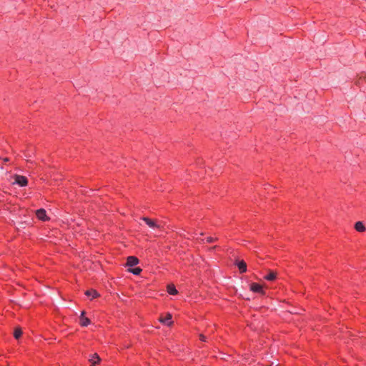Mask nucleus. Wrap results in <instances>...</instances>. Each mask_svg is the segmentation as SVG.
<instances>
[{
    "label": "nucleus",
    "instance_id": "1",
    "mask_svg": "<svg viewBox=\"0 0 366 366\" xmlns=\"http://www.w3.org/2000/svg\"><path fill=\"white\" fill-rule=\"evenodd\" d=\"M14 178L15 179V183L18 184L21 187H25L28 184V180L24 176L15 174Z\"/></svg>",
    "mask_w": 366,
    "mask_h": 366
},
{
    "label": "nucleus",
    "instance_id": "2",
    "mask_svg": "<svg viewBox=\"0 0 366 366\" xmlns=\"http://www.w3.org/2000/svg\"><path fill=\"white\" fill-rule=\"evenodd\" d=\"M142 219L143 221H144L145 223L152 229H154V228L160 229L161 228V225L157 224V221H155L154 219H151L146 217H142Z\"/></svg>",
    "mask_w": 366,
    "mask_h": 366
},
{
    "label": "nucleus",
    "instance_id": "17",
    "mask_svg": "<svg viewBox=\"0 0 366 366\" xmlns=\"http://www.w3.org/2000/svg\"><path fill=\"white\" fill-rule=\"evenodd\" d=\"M199 339H200L202 341L205 342V341H206V340H207V337H206L204 335H202V334H201V335H199Z\"/></svg>",
    "mask_w": 366,
    "mask_h": 366
},
{
    "label": "nucleus",
    "instance_id": "14",
    "mask_svg": "<svg viewBox=\"0 0 366 366\" xmlns=\"http://www.w3.org/2000/svg\"><path fill=\"white\" fill-rule=\"evenodd\" d=\"M21 334H22V331H21V328L17 327L15 329L14 332V336L16 339H19L21 337Z\"/></svg>",
    "mask_w": 366,
    "mask_h": 366
},
{
    "label": "nucleus",
    "instance_id": "11",
    "mask_svg": "<svg viewBox=\"0 0 366 366\" xmlns=\"http://www.w3.org/2000/svg\"><path fill=\"white\" fill-rule=\"evenodd\" d=\"M355 228L357 232H362L365 231V227L362 222H357Z\"/></svg>",
    "mask_w": 366,
    "mask_h": 366
},
{
    "label": "nucleus",
    "instance_id": "15",
    "mask_svg": "<svg viewBox=\"0 0 366 366\" xmlns=\"http://www.w3.org/2000/svg\"><path fill=\"white\" fill-rule=\"evenodd\" d=\"M129 272L135 274V275H138L141 273L142 272V269L139 268V267H135V268H133V269H129Z\"/></svg>",
    "mask_w": 366,
    "mask_h": 366
},
{
    "label": "nucleus",
    "instance_id": "21",
    "mask_svg": "<svg viewBox=\"0 0 366 366\" xmlns=\"http://www.w3.org/2000/svg\"><path fill=\"white\" fill-rule=\"evenodd\" d=\"M3 169V167H0V170H2Z\"/></svg>",
    "mask_w": 366,
    "mask_h": 366
},
{
    "label": "nucleus",
    "instance_id": "16",
    "mask_svg": "<svg viewBox=\"0 0 366 366\" xmlns=\"http://www.w3.org/2000/svg\"><path fill=\"white\" fill-rule=\"evenodd\" d=\"M217 238H213V237H211L207 238V242H209V243L217 241Z\"/></svg>",
    "mask_w": 366,
    "mask_h": 366
},
{
    "label": "nucleus",
    "instance_id": "10",
    "mask_svg": "<svg viewBox=\"0 0 366 366\" xmlns=\"http://www.w3.org/2000/svg\"><path fill=\"white\" fill-rule=\"evenodd\" d=\"M277 273L276 272L269 270L268 274L264 278L268 281H273L276 279Z\"/></svg>",
    "mask_w": 366,
    "mask_h": 366
},
{
    "label": "nucleus",
    "instance_id": "4",
    "mask_svg": "<svg viewBox=\"0 0 366 366\" xmlns=\"http://www.w3.org/2000/svg\"><path fill=\"white\" fill-rule=\"evenodd\" d=\"M139 262V259L134 256H129L127 257V261L126 265L128 267H133L137 264Z\"/></svg>",
    "mask_w": 366,
    "mask_h": 366
},
{
    "label": "nucleus",
    "instance_id": "7",
    "mask_svg": "<svg viewBox=\"0 0 366 366\" xmlns=\"http://www.w3.org/2000/svg\"><path fill=\"white\" fill-rule=\"evenodd\" d=\"M171 319H172V315L170 313H167L165 317H161L159 318V321L163 324L170 326L172 324V321H171Z\"/></svg>",
    "mask_w": 366,
    "mask_h": 366
},
{
    "label": "nucleus",
    "instance_id": "3",
    "mask_svg": "<svg viewBox=\"0 0 366 366\" xmlns=\"http://www.w3.org/2000/svg\"><path fill=\"white\" fill-rule=\"evenodd\" d=\"M250 290L254 292H258L262 295L264 294V292L262 289V285L257 284V283H252L250 285Z\"/></svg>",
    "mask_w": 366,
    "mask_h": 366
},
{
    "label": "nucleus",
    "instance_id": "20",
    "mask_svg": "<svg viewBox=\"0 0 366 366\" xmlns=\"http://www.w3.org/2000/svg\"><path fill=\"white\" fill-rule=\"evenodd\" d=\"M3 160H4V162H7L9 161V158H7V157L4 158Z\"/></svg>",
    "mask_w": 366,
    "mask_h": 366
},
{
    "label": "nucleus",
    "instance_id": "8",
    "mask_svg": "<svg viewBox=\"0 0 366 366\" xmlns=\"http://www.w3.org/2000/svg\"><path fill=\"white\" fill-rule=\"evenodd\" d=\"M236 265L238 267V269L241 273H244L247 271V264L244 261H237Z\"/></svg>",
    "mask_w": 366,
    "mask_h": 366
},
{
    "label": "nucleus",
    "instance_id": "19",
    "mask_svg": "<svg viewBox=\"0 0 366 366\" xmlns=\"http://www.w3.org/2000/svg\"><path fill=\"white\" fill-rule=\"evenodd\" d=\"M216 248H217V246H214V247H212L209 248V251H212V250H214V249H216Z\"/></svg>",
    "mask_w": 366,
    "mask_h": 366
},
{
    "label": "nucleus",
    "instance_id": "6",
    "mask_svg": "<svg viewBox=\"0 0 366 366\" xmlns=\"http://www.w3.org/2000/svg\"><path fill=\"white\" fill-rule=\"evenodd\" d=\"M36 217L42 221H46V219H48L47 216L46 214V211L44 209H39L36 210Z\"/></svg>",
    "mask_w": 366,
    "mask_h": 366
},
{
    "label": "nucleus",
    "instance_id": "5",
    "mask_svg": "<svg viewBox=\"0 0 366 366\" xmlns=\"http://www.w3.org/2000/svg\"><path fill=\"white\" fill-rule=\"evenodd\" d=\"M101 359L97 353H94L90 356L89 358V361L91 362V366H96L99 362Z\"/></svg>",
    "mask_w": 366,
    "mask_h": 366
},
{
    "label": "nucleus",
    "instance_id": "13",
    "mask_svg": "<svg viewBox=\"0 0 366 366\" xmlns=\"http://www.w3.org/2000/svg\"><path fill=\"white\" fill-rule=\"evenodd\" d=\"M167 292L170 295H176L177 294V290H176L175 287L173 285H169L167 286Z\"/></svg>",
    "mask_w": 366,
    "mask_h": 366
},
{
    "label": "nucleus",
    "instance_id": "18",
    "mask_svg": "<svg viewBox=\"0 0 366 366\" xmlns=\"http://www.w3.org/2000/svg\"><path fill=\"white\" fill-rule=\"evenodd\" d=\"M197 240L199 242H200V243L203 242V241H204V239H199V238H197Z\"/></svg>",
    "mask_w": 366,
    "mask_h": 366
},
{
    "label": "nucleus",
    "instance_id": "9",
    "mask_svg": "<svg viewBox=\"0 0 366 366\" xmlns=\"http://www.w3.org/2000/svg\"><path fill=\"white\" fill-rule=\"evenodd\" d=\"M84 314H85V312L82 311L81 314V317H80V319H81L80 324L83 327H86L87 325H89L90 324V320L87 317H84Z\"/></svg>",
    "mask_w": 366,
    "mask_h": 366
},
{
    "label": "nucleus",
    "instance_id": "12",
    "mask_svg": "<svg viewBox=\"0 0 366 366\" xmlns=\"http://www.w3.org/2000/svg\"><path fill=\"white\" fill-rule=\"evenodd\" d=\"M85 295L86 296L92 297V299L96 298L99 296V294L97 292V291L94 290H86L85 292Z\"/></svg>",
    "mask_w": 366,
    "mask_h": 366
}]
</instances>
